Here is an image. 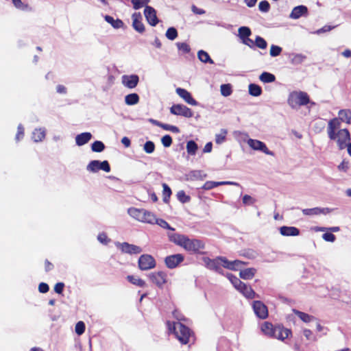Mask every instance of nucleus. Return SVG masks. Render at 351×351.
Returning a JSON list of instances; mask_svg holds the SVG:
<instances>
[{
  "instance_id": "1",
  "label": "nucleus",
  "mask_w": 351,
  "mask_h": 351,
  "mask_svg": "<svg viewBox=\"0 0 351 351\" xmlns=\"http://www.w3.org/2000/svg\"><path fill=\"white\" fill-rule=\"evenodd\" d=\"M169 240L183 247L185 250L194 254H203L205 248L204 243L199 239H191L184 234L167 232Z\"/></svg>"
},
{
  "instance_id": "2",
  "label": "nucleus",
  "mask_w": 351,
  "mask_h": 351,
  "mask_svg": "<svg viewBox=\"0 0 351 351\" xmlns=\"http://www.w3.org/2000/svg\"><path fill=\"white\" fill-rule=\"evenodd\" d=\"M167 325L169 331L173 332L181 343L186 344L189 342L191 332L189 328L180 322L170 321L167 322Z\"/></svg>"
},
{
  "instance_id": "3",
  "label": "nucleus",
  "mask_w": 351,
  "mask_h": 351,
  "mask_svg": "<svg viewBox=\"0 0 351 351\" xmlns=\"http://www.w3.org/2000/svg\"><path fill=\"white\" fill-rule=\"evenodd\" d=\"M128 215L134 219L146 223H152L154 219V214L143 208L132 207L128 210Z\"/></svg>"
},
{
  "instance_id": "4",
  "label": "nucleus",
  "mask_w": 351,
  "mask_h": 351,
  "mask_svg": "<svg viewBox=\"0 0 351 351\" xmlns=\"http://www.w3.org/2000/svg\"><path fill=\"white\" fill-rule=\"evenodd\" d=\"M86 170L91 173H97L99 170L106 173L110 172L111 168L108 160H93L89 162L86 167Z\"/></svg>"
},
{
  "instance_id": "5",
  "label": "nucleus",
  "mask_w": 351,
  "mask_h": 351,
  "mask_svg": "<svg viewBox=\"0 0 351 351\" xmlns=\"http://www.w3.org/2000/svg\"><path fill=\"white\" fill-rule=\"evenodd\" d=\"M169 110L170 113L173 115L182 116L186 118H191L193 117L192 110L184 104H173L169 108Z\"/></svg>"
},
{
  "instance_id": "6",
  "label": "nucleus",
  "mask_w": 351,
  "mask_h": 351,
  "mask_svg": "<svg viewBox=\"0 0 351 351\" xmlns=\"http://www.w3.org/2000/svg\"><path fill=\"white\" fill-rule=\"evenodd\" d=\"M138 265L141 270L146 271L154 268L156 265V263L152 256L149 254H143L138 258Z\"/></svg>"
},
{
  "instance_id": "7",
  "label": "nucleus",
  "mask_w": 351,
  "mask_h": 351,
  "mask_svg": "<svg viewBox=\"0 0 351 351\" xmlns=\"http://www.w3.org/2000/svg\"><path fill=\"white\" fill-rule=\"evenodd\" d=\"M116 247L119 249L122 253L128 254H138L142 252V248L138 245L130 244L128 242H116Z\"/></svg>"
},
{
  "instance_id": "8",
  "label": "nucleus",
  "mask_w": 351,
  "mask_h": 351,
  "mask_svg": "<svg viewBox=\"0 0 351 351\" xmlns=\"http://www.w3.org/2000/svg\"><path fill=\"white\" fill-rule=\"evenodd\" d=\"M247 145L249 147L256 151L261 152L269 156H274V153L272 151H270L266 144L259 140L257 139H253V138H249L247 140Z\"/></svg>"
},
{
  "instance_id": "9",
  "label": "nucleus",
  "mask_w": 351,
  "mask_h": 351,
  "mask_svg": "<svg viewBox=\"0 0 351 351\" xmlns=\"http://www.w3.org/2000/svg\"><path fill=\"white\" fill-rule=\"evenodd\" d=\"M148 278L158 287H162L167 281V274L162 271L152 272L148 274Z\"/></svg>"
},
{
  "instance_id": "10",
  "label": "nucleus",
  "mask_w": 351,
  "mask_h": 351,
  "mask_svg": "<svg viewBox=\"0 0 351 351\" xmlns=\"http://www.w3.org/2000/svg\"><path fill=\"white\" fill-rule=\"evenodd\" d=\"M223 258L221 256L215 259H210L208 257H203L202 261L208 269L220 273L222 270L221 266H222L221 259Z\"/></svg>"
},
{
  "instance_id": "11",
  "label": "nucleus",
  "mask_w": 351,
  "mask_h": 351,
  "mask_svg": "<svg viewBox=\"0 0 351 351\" xmlns=\"http://www.w3.org/2000/svg\"><path fill=\"white\" fill-rule=\"evenodd\" d=\"M144 15L147 23L152 27L156 26L160 21L156 15V10L152 6H145Z\"/></svg>"
},
{
  "instance_id": "12",
  "label": "nucleus",
  "mask_w": 351,
  "mask_h": 351,
  "mask_svg": "<svg viewBox=\"0 0 351 351\" xmlns=\"http://www.w3.org/2000/svg\"><path fill=\"white\" fill-rule=\"evenodd\" d=\"M123 85L130 89L134 88L139 82V76L136 74L123 75L121 77Z\"/></svg>"
},
{
  "instance_id": "13",
  "label": "nucleus",
  "mask_w": 351,
  "mask_h": 351,
  "mask_svg": "<svg viewBox=\"0 0 351 351\" xmlns=\"http://www.w3.org/2000/svg\"><path fill=\"white\" fill-rule=\"evenodd\" d=\"M350 134L348 129H342L339 130V136L337 143L339 149H343L347 147V141H350Z\"/></svg>"
},
{
  "instance_id": "14",
  "label": "nucleus",
  "mask_w": 351,
  "mask_h": 351,
  "mask_svg": "<svg viewBox=\"0 0 351 351\" xmlns=\"http://www.w3.org/2000/svg\"><path fill=\"white\" fill-rule=\"evenodd\" d=\"M184 259V257L181 254H176L167 256L165 258V263L169 269L176 268L180 264Z\"/></svg>"
},
{
  "instance_id": "15",
  "label": "nucleus",
  "mask_w": 351,
  "mask_h": 351,
  "mask_svg": "<svg viewBox=\"0 0 351 351\" xmlns=\"http://www.w3.org/2000/svg\"><path fill=\"white\" fill-rule=\"evenodd\" d=\"M252 307L256 315L261 319H265L268 316V310L267 306L261 301H254L252 303Z\"/></svg>"
},
{
  "instance_id": "16",
  "label": "nucleus",
  "mask_w": 351,
  "mask_h": 351,
  "mask_svg": "<svg viewBox=\"0 0 351 351\" xmlns=\"http://www.w3.org/2000/svg\"><path fill=\"white\" fill-rule=\"evenodd\" d=\"M176 93L182 98L187 104L191 106H199L200 104L196 101L191 93L187 90L182 88H177L176 90Z\"/></svg>"
},
{
  "instance_id": "17",
  "label": "nucleus",
  "mask_w": 351,
  "mask_h": 351,
  "mask_svg": "<svg viewBox=\"0 0 351 351\" xmlns=\"http://www.w3.org/2000/svg\"><path fill=\"white\" fill-rule=\"evenodd\" d=\"M308 15V9L304 5H299L294 7L289 14V18L298 19L302 16L306 17Z\"/></svg>"
},
{
  "instance_id": "18",
  "label": "nucleus",
  "mask_w": 351,
  "mask_h": 351,
  "mask_svg": "<svg viewBox=\"0 0 351 351\" xmlns=\"http://www.w3.org/2000/svg\"><path fill=\"white\" fill-rule=\"evenodd\" d=\"M132 27L138 33L143 34L145 30V25L142 22V15L140 12H134L132 15Z\"/></svg>"
},
{
  "instance_id": "19",
  "label": "nucleus",
  "mask_w": 351,
  "mask_h": 351,
  "mask_svg": "<svg viewBox=\"0 0 351 351\" xmlns=\"http://www.w3.org/2000/svg\"><path fill=\"white\" fill-rule=\"evenodd\" d=\"M222 266L224 268L230 269V270H239L246 263L241 261L234 260L232 261H228L226 258L223 257L221 259Z\"/></svg>"
},
{
  "instance_id": "20",
  "label": "nucleus",
  "mask_w": 351,
  "mask_h": 351,
  "mask_svg": "<svg viewBox=\"0 0 351 351\" xmlns=\"http://www.w3.org/2000/svg\"><path fill=\"white\" fill-rule=\"evenodd\" d=\"M291 334V330L280 325L276 326L271 337L283 341Z\"/></svg>"
},
{
  "instance_id": "21",
  "label": "nucleus",
  "mask_w": 351,
  "mask_h": 351,
  "mask_svg": "<svg viewBox=\"0 0 351 351\" xmlns=\"http://www.w3.org/2000/svg\"><path fill=\"white\" fill-rule=\"evenodd\" d=\"M302 213L304 215H319L320 214H328L330 212V209L328 208H319L315 207L313 208H304L302 210Z\"/></svg>"
},
{
  "instance_id": "22",
  "label": "nucleus",
  "mask_w": 351,
  "mask_h": 351,
  "mask_svg": "<svg viewBox=\"0 0 351 351\" xmlns=\"http://www.w3.org/2000/svg\"><path fill=\"white\" fill-rule=\"evenodd\" d=\"M92 138L93 135L90 132H84L76 135L75 143L77 146H83L88 143Z\"/></svg>"
},
{
  "instance_id": "23",
  "label": "nucleus",
  "mask_w": 351,
  "mask_h": 351,
  "mask_svg": "<svg viewBox=\"0 0 351 351\" xmlns=\"http://www.w3.org/2000/svg\"><path fill=\"white\" fill-rule=\"evenodd\" d=\"M280 233L285 237L298 236L300 230L293 226H282L280 228Z\"/></svg>"
},
{
  "instance_id": "24",
  "label": "nucleus",
  "mask_w": 351,
  "mask_h": 351,
  "mask_svg": "<svg viewBox=\"0 0 351 351\" xmlns=\"http://www.w3.org/2000/svg\"><path fill=\"white\" fill-rule=\"evenodd\" d=\"M104 20L109 24L111 25V26L114 29H119L124 27L125 24L123 22V21L120 19H114L112 16L110 15H105L104 16Z\"/></svg>"
},
{
  "instance_id": "25",
  "label": "nucleus",
  "mask_w": 351,
  "mask_h": 351,
  "mask_svg": "<svg viewBox=\"0 0 351 351\" xmlns=\"http://www.w3.org/2000/svg\"><path fill=\"white\" fill-rule=\"evenodd\" d=\"M237 291L242 293L246 298L252 299L256 295V293L252 289L250 286L243 283V286H241Z\"/></svg>"
},
{
  "instance_id": "26",
  "label": "nucleus",
  "mask_w": 351,
  "mask_h": 351,
  "mask_svg": "<svg viewBox=\"0 0 351 351\" xmlns=\"http://www.w3.org/2000/svg\"><path fill=\"white\" fill-rule=\"evenodd\" d=\"M251 29L247 26H241L238 29L237 36L239 38L241 43L252 35Z\"/></svg>"
},
{
  "instance_id": "27",
  "label": "nucleus",
  "mask_w": 351,
  "mask_h": 351,
  "mask_svg": "<svg viewBox=\"0 0 351 351\" xmlns=\"http://www.w3.org/2000/svg\"><path fill=\"white\" fill-rule=\"evenodd\" d=\"M197 58L203 63L205 64H213L215 62L213 60L210 58L208 53L203 49H200L197 51Z\"/></svg>"
},
{
  "instance_id": "28",
  "label": "nucleus",
  "mask_w": 351,
  "mask_h": 351,
  "mask_svg": "<svg viewBox=\"0 0 351 351\" xmlns=\"http://www.w3.org/2000/svg\"><path fill=\"white\" fill-rule=\"evenodd\" d=\"M256 272L255 268H247L240 270L239 276L243 280H250L254 276Z\"/></svg>"
},
{
  "instance_id": "29",
  "label": "nucleus",
  "mask_w": 351,
  "mask_h": 351,
  "mask_svg": "<svg viewBox=\"0 0 351 351\" xmlns=\"http://www.w3.org/2000/svg\"><path fill=\"white\" fill-rule=\"evenodd\" d=\"M248 93L253 97L261 95L263 90L261 86L255 83H250L248 86Z\"/></svg>"
},
{
  "instance_id": "30",
  "label": "nucleus",
  "mask_w": 351,
  "mask_h": 351,
  "mask_svg": "<svg viewBox=\"0 0 351 351\" xmlns=\"http://www.w3.org/2000/svg\"><path fill=\"white\" fill-rule=\"evenodd\" d=\"M139 95L136 93H130L125 96V103L128 106L136 105L139 102Z\"/></svg>"
},
{
  "instance_id": "31",
  "label": "nucleus",
  "mask_w": 351,
  "mask_h": 351,
  "mask_svg": "<svg viewBox=\"0 0 351 351\" xmlns=\"http://www.w3.org/2000/svg\"><path fill=\"white\" fill-rule=\"evenodd\" d=\"M45 130L44 128H36L32 133V138L34 142L42 141L45 137Z\"/></svg>"
},
{
  "instance_id": "32",
  "label": "nucleus",
  "mask_w": 351,
  "mask_h": 351,
  "mask_svg": "<svg viewBox=\"0 0 351 351\" xmlns=\"http://www.w3.org/2000/svg\"><path fill=\"white\" fill-rule=\"evenodd\" d=\"M258 78L263 83H271L276 81L275 75L267 71H263Z\"/></svg>"
},
{
  "instance_id": "33",
  "label": "nucleus",
  "mask_w": 351,
  "mask_h": 351,
  "mask_svg": "<svg viewBox=\"0 0 351 351\" xmlns=\"http://www.w3.org/2000/svg\"><path fill=\"white\" fill-rule=\"evenodd\" d=\"M339 119L343 122L350 124L351 123V110H340L339 111Z\"/></svg>"
},
{
  "instance_id": "34",
  "label": "nucleus",
  "mask_w": 351,
  "mask_h": 351,
  "mask_svg": "<svg viewBox=\"0 0 351 351\" xmlns=\"http://www.w3.org/2000/svg\"><path fill=\"white\" fill-rule=\"evenodd\" d=\"M297 99L300 106H306L311 103L308 95L303 91L297 93Z\"/></svg>"
},
{
  "instance_id": "35",
  "label": "nucleus",
  "mask_w": 351,
  "mask_h": 351,
  "mask_svg": "<svg viewBox=\"0 0 351 351\" xmlns=\"http://www.w3.org/2000/svg\"><path fill=\"white\" fill-rule=\"evenodd\" d=\"M153 221H154L151 224H157L164 229L169 230H170L169 232H173V231L175 230V229L173 228H172L171 226H170L166 221H165L162 219L156 218L155 215H154V219Z\"/></svg>"
},
{
  "instance_id": "36",
  "label": "nucleus",
  "mask_w": 351,
  "mask_h": 351,
  "mask_svg": "<svg viewBox=\"0 0 351 351\" xmlns=\"http://www.w3.org/2000/svg\"><path fill=\"white\" fill-rule=\"evenodd\" d=\"M293 311L295 313V315H296L301 320H302L305 323H308L315 319L313 316L301 312L300 311L293 309Z\"/></svg>"
},
{
  "instance_id": "37",
  "label": "nucleus",
  "mask_w": 351,
  "mask_h": 351,
  "mask_svg": "<svg viewBox=\"0 0 351 351\" xmlns=\"http://www.w3.org/2000/svg\"><path fill=\"white\" fill-rule=\"evenodd\" d=\"M221 95L223 97H228L232 93V86L231 84H222L220 86Z\"/></svg>"
},
{
  "instance_id": "38",
  "label": "nucleus",
  "mask_w": 351,
  "mask_h": 351,
  "mask_svg": "<svg viewBox=\"0 0 351 351\" xmlns=\"http://www.w3.org/2000/svg\"><path fill=\"white\" fill-rule=\"evenodd\" d=\"M198 149L197 144L193 141L190 140L186 143V151L187 153L191 156L195 155Z\"/></svg>"
},
{
  "instance_id": "39",
  "label": "nucleus",
  "mask_w": 351,
  "mask_h": 351,
  "mask_svg": "<svg viewBox=\"0 0 351 351\" xmlns=\"http://www.w3.org/2000/svg\"><path fill=\"white\" fill-rule=\"evenodd\" d=\"M106 148L104 143L101 141H95L91 144V150L93 152L101 153Z\"/></svg>"
},
{
  "instance_id": "40",
  "label": "nucleus",
  "mask_w": 351,
  "mask_h": 351,
  "mask_svg": "<svg viewBox=\"0 0 351 351\" xmlns=\"http://www.w3.org/2000/svg\"><path fill=\"white\" fill-rule=\"evenodd\" d=\"M127 279L130 282L139 287H144L145 286V282L137 276L129 275L127 276Z\"/></svg>"
},
{
  "instance_id": "41",
  "label": "nucleus",
  "mask_w": 351,
  "mask_h": 351,
  "mask_svg": "<svg viewBox=\"0 0 351 351\" xmlns=\"http://www.w3.org/2000/svg\"><path fill=\"white\" fill-rule=\"evenodd\" d=\"M275 326H274L269 322H265L261 326V330L263 332L271 337L273 335V331L274 330Z\"/></svg>"
},
{
  "instance_id": "42",
  "label": "nucleus",
  "mask_w": 351,
  "mask_h": 351,
  "mask_svg": "<svg viewBox=\"0 0 351 351\" xmlns=\"http://www.w3.org/2000/svg\"><path fill=\"white\" fill-rule=\"evenodd\" d=\"M227 278L230 280L234 287L238 290L241 286H243V283L239 278L233 276L231 274H227Z\"/></svg>"
},
{
  "instance_id": "43",
  "label": "nucleus",
  "mask_w": 351,
  "mask_h": 351,
  "mask_svg": "<svg viewBox=\"0 0 351 351\" xmlns=\"http://www.w3.org/2000/svg\"><path fill=\"white\" fill-rule=\"evenodd\" d=\"M165 36L170 40H174L178 36V32L175 27H169L165 33Z\"/></svg>"
},
{
  "instance_id": "44",
  "label": "nucleus",
  "mask_w": 351,
  "mask_h": 351,
  "mask_svg": "<svg viewBox=\"0 0 351 351\" xmlns=\"http://www.w3.org/2000/svg\"><path fill=\"white\" fill-rule=\"evenodd\" d=\"M287 102L292 108H295L297 106H300L297 99V93H291L288 97Z\"/></svg>"
},
{
  "instance_id": "45",
  "label": "nucleus",
  "mask_w": 351,
  "mask_h": 351,
  "mask_svg": "<svg viewBox=\"0 0 351 351\" xmlns=\"http://www.w3.org/2000/svg\"><path fill=\"white\" fill-rule=\"evenodd\" d=\"M256 47L261 49H265L267 47V43L266 40L261 36H256L255 38Z\"/></svg>"
},
{
  "instance_id": "46",
  "label": "nucleus",
  "mask_w": 351,
  "mask_h": 351,
  "mask_svg": "<svg viewBox=\"0 0 351 351\" xmlns=\"http://www.w3.org/2000/svg\"><path fill=\"white\" fill-rule=\"evenodd\" d=\"M150 0H131L133 8L134 10H139L143 7L147 5Z\"/></svg>"
},
{
  "instance_id": "47",
  "label": "nucleus",
  "mask_w": 351,
  "mask_h": 351,
  "mask_svg": "<svg viewBox=\"0 0 351 351\" xmlns=\"http://www.w3.org/2000/svg\"><path fill=\"white\" fill-rule=\"evenodd\" d=\"M293 56L291 62L295 65L302 64L306 59V56L302 53H295Z\"/></svg>"
},
{
  "instance_id": "48",
  "label": "nucleus",
  "mask_w": 351,
  "mask_h": 351,
  "mask_svg": "<svg viewBox=\"0 0 351 351\" xmlns=\"http://www.w3.org/2000/svg\"><path fill=\"white\" fill-rule=\"evenodd\" d=\"M162 187H163V191H162L163 202L165 203H168L169 201L170 196L171 195V190L169 187V186L165 183L162 184Z\"/></svg>"
},
{
  "instance_id": "49",
  "label": "nucleus",
  "mask_w": 351,
  "mask_h": 351,
  "mask_svg": "<svg viewBox=\"0 0 351 351\" xmlns=\"http://www.w3.org/2000/svg\"><path fill=\"white\" fill-rule=\"evenodd\" d=\"M282 51L281 47L276 45H271L269 50V54L271 57H277L280 55Z\"/></svg>"
},
{
  "instance_id": "50",
  "label": "nucleus",
  "mask_w": 351,
  "mask_h": 351,
  "mask_svg": "<svg viewBox=\"0 0 351 351\" xmlns=\"http://www.w3.org/2000/svg\"><path fill=\"white\" fill-rule=\"evenodd\" d=\"M179 51H182L183 53H189L191 51L190 46L185 42H178L176 43Z\"/></svg>"
},
{
  "instance_id": "51",
  "label": "nucleus",
  "mask_w": 351,
  "mask_h": 351,
  "mask_svg": "<svg viewBox=\"0 0 351 351\" xmlns=\"http://www.w3.org/2000/svg\"><path fill=\"white\" fill-rule=\"evenodd\" d=\"M143 150L147 154H152L155 150V144L152 141H147L145 142V143L143 145Z\"/></svg>"
},
{
  "instance_id": "52",
  "label": "nucleus",
  "mask_w": 351,
  "mask_h": 351,
  "mask_svg": "<svg viewBox=\"0 0 351 351\" xmlns=\"http://www.w3.org/2000/svg\"><path fill=\"white\" fill-rule=\"evenodd\" d=\"M161 128H162L165 130L170 131L176 134L180 133V130L178 127L164 123H162V125H161Z\"/></svg>"
},
{
  "instance_id": "53",
  "label": "nucleus",
  "mask_w": 351,
  "mask_h": 351,
  "mask_svg": "<svg viewBox=\"0 0 351 351\" xmlns=\"http://www.w3.org/2000/svg\"><path fill=\"white\" fill-rule=\"evenodd\" d=\"M270 9V4L266 0H263L258 3V10L262 12H268Z\"/></svg>"
},
{
  "instance_id": "54",
  "label": "nucleus",
  "mask_w": 351,
  "mask_h": 351,
  "mask_svg": "<svg viewBox=\"0 0 351 351\" xmlns=\"http://www.w3.org/2000/svg\"><path fill=\"white\" fill-rule=\"evenodd\" d=\"M339 127H340L339 120L337 118H334L329 121L327 130H336Z\"/></svg>"
},
{
  "instance_id": "55",
  "label": "nucleus",
  "mask_w": 351,
  "mask_h": 351,
  "mask_svg": "<svg viewBox=\"0 0 351 351\" xmlns=\"http://www.w3.org/2000/svg\"><path fill=\"white\" fill-rule=\"evenodd\" d=\"M226 134L227 131L222 129L221 133L215 135V143L219 145L224 142L226 138Z\"/></svg>"
},
{
  "instance_id": "56",
  "label": "nucleus",
  "mask_w": 351,
  "mask_h": 351,
  "mask_svg": "<svg viewBox=\"0 0 351 351\" xmlns=\"http://www.w3.org/2000/svg\"><path fill=\"white\" fill-rule=\"evenodd\" d=\"M161 143L165 147H169L172 143V137L169 134H165L161 138Z\"/></svg>"
},
{
  "instance_id": "57",
  "label": "nucleus",
  "mask_w": 351,
  "mask_h": 351,
  "mask_svg": "<svg viewBox=\"0 0 351 351\" xmlns=\"http://www.w3.org/2000/svg\"><path fill=\"white\" fill-rule=\"evenodd\" d=\"M97 240L104 245H108L111 241L105 232L99 233L97 236Z\"/></svg>"
},
{
  "instance_id": "58",
  "label": "nucleus",
  "mask_w": 351,
  "mask_h": 351,
  "mask_svg": "<svg viewBox=\"0 0 351 351\" xmlns=\"http://www.w3.org/2000/svg\"><path fill=\"white\" fill-rule=\"evenodd\" d=\"M176 195H177L178 200L180 202H181L182 203H186V202H189V200H190V197L186 195L184 191H179L177 193Z\"/></svg>"
},
{
  "instance_id": "59",
  "label": "nucleus",
  "mask_w": 351,
  "mask_h": 351,
  "mask_svg": "<svg viewBox=\"0 0 351 351\" xmlns=\"http://www.w3.org/2000/svg\"><path fill=\"white\" fill-rule=\"evenodd\" d=\"M12 2L16 8L23 11L27 10L29 7L27 4H25L21 0H12Z\"/></svg>"
},
{
  "instance_id": "60",
  "label": "nucleus",
  "mask_w": 351,
  "mask_h": 351,
  "mask_svg": "<svg viewBox=\"0 0 351 351\" xmlns=\"http://www.w3.org/2000/svg\"><path fill=\"white\" fill-rule=\"evenodd\" d=\"M24 137V128L21 123H20L17 127V133L15 136V140L16 142H19Z\"/></svg>"
},
{
  "instance_id": "61",
  "label": "nucleus",
  "mask_w": 351,
  "mask_h": 351,
  "mask_svg": "<svg viewBox=\"0 0 351 351\" xmlns=\"http://www.w3.org/2000/svg\"><path fill=\"white\" fill-rule=\"evenodd\" d=\"M75 330L78 335H82L85 331V324L82 321L78 322L75 325Z\"/></svg>"
},
{
  "instance_id": "62",
  "label": "nucleus",
  "mask_w": 351,
  "mask_h": 351,
  "mask_svg": "<svg viewBox=\"0 0 351 351\" xmlns=\"http://www.w3.org/2000/svg\"><path fill=\"white\" fill-rule=\"evenodd\" d=\"M335 27V26H334V25H324V27H322V28H319L317 30H316L314 32V34L319 35L321 34L330 32V30L333 29Z\"/></svg>"
},
{
  "instance_id": "63",
  "label": "nucleus",
  "mask_w": 351,
  "mask_h": 351,
  "mask_svg": "<svg viewBox=\"0 0 351 351\" xmlns=\"http://www.w3.org/2000/svg\"><path fill=\"white\" fill-rule=\"evenodd\" d=\"M241 43L249 47L250 49H255L256 48L255 40H252L250 37L243 40Z\"/></svg>"
},
{
  "instance_id": "64",
  "label": "nucleus",
  "mask_w": 351,
  "mask_h": 351,
  "mask_svg": "<svg viewBox=\"0 0 351 351\" xmlns=\"http://www.w3.org/2000/svg\"><path fill=\"white\" fill-rule=\"evenodd\" d=\"M322 239L326 241L334 242L336 239V237L333 234L330 232H326L322 235Z\"/></svg>"
}]
</instances>
